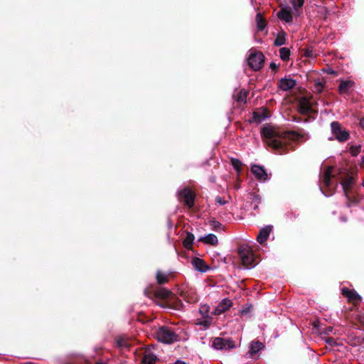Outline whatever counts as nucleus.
I'll list each match as a JSON object with an SVG mask.
<instances>
[{"label":"nucleus","instance_id":"nucleus-22","mask_svg":"<svg viewBox=\"0 0 364 364\" xmlns=\"http://www.w3.org/2000/svg\"><path fill=\"white\" fill-rule=\"evenodd\" d=\"M278 17L285 21L286 22H291L292 21V16L291 12L287 9H282L278 13Z\"/></svg>","mask_w":364,"mask_h":364},{"label":"nucleus","instance_id":"nucleus-32","mask_svg":"<svg viewBox=\"0 0 364 364\" xmlns=\"http://www.w3.org/2000/svg\"><path fill=\"white\" fill-rule=\"evenodd\" d=\"M304 0H291V3L293 7L297 10L299 8H301L304 4Z\"/></svg>","mask_w":364,"mask_h":364},{"label":"nucleus","instance_id":"nucleus-9","mask_svg":"<svg viewBox=\"0 0 364 364\" xmlns=\"http://www.w3.org/2000/svg\"><path fill=\"white\" fill-rule=\"evenodd\" d=\"M251 171L255 178L260 181H266L268 179V175L264 168L258 165H253Z\"/></svg>","mask_w":364,"mask_h":364},{"label":"nucleus","instance_id":"nucleus-15","mask_svg":"<svg viewBox=\"0 0 364 364\" xmlns=\"http://www.w3.org/2000/svg\"><path fill=\"white\" fill-rule=\"evenodd\" d=\"M343 294L351 301L358 302L361 300V297L358 294L354 291L347 289H343Z\"/></svg>","mask_w":364,"mask_h":364},{"label":"nucleus","instance_id":"nucleus-36","mask_svg":"<svg viewBox=\"0 0 364 364\" xmlns=\"http://www.w3.org/2000/svg\"><path fill=\"white\" fill-rule=\"evenodd\" d=\"M232 164H233L234 167H235L236 169H237V170L239 169V168H240V162L239 161H237V160H236V161H232Z\"/></svg>","mask_w":364,"mask_h":364},{"label":"nucleus","instance_id":"nucleus-40","mask_svg":"<svg viewBox=\"0 0 364 364\" xmlns=\"http://www.w3.org/2000/svg\"><path fill=\"white\" fill-rule=\"evenodd\" d=\"M306 55L309 56V57H311L312 56L311 52H309L308 50L306 52Z\"/></svg>","mask_w":364,"mask_h":364},{"label":"nucleus","instance_id":"nucleus-43","mask_svg":"<svg viewBox=\"0 0 364 364\" xmlns=\"http://www.w3.org/2000/svg\"><path fill=\"white\" fill-rule=\"evenodd\" d=\"M363 162H364V157H363Z\"/></svg>","mask_w":364,"mask_h":364},{"label":"nucleus","instance_id":"nucleus-30","mask_svg":"<svg viewBox=\"0 0 364 364\" xmlns=\"http://www.w3.org/2000/svg\"><path fill=\"white\" fill-rule=\"evenodd\" d=\"M247 98V92L245 90H241L239 92V95L237 98L239 102H245Z\"/></svg>","mask_w":364,"mask_h":364},{"label":"nucleus","instance_id":"nucleus-11","mask_svg":"<svg viewBox=\"0 0 364 364\" xmlns=\"http://www.w3.org/2000/svg\"><path fill=\"white\" fill-rule=\"evenodd\" d=\"M272 228L270 225L262 228L259 230V235H257V242L260 244L265 242L268 239V237L270 235V232H272Z\"/></svg>","mask_w":364,"mask_h":364},{"label":"nucleus","instance_id":"nucleus-3","mask_svg":"<svg viewBox=\"0 0 364 364\" xmlns=\"http://www.w3.org/2000/svg\"><path fill=\"white\" fill-rule=\"evenodd\" d=\"M331 133L333 139H336L340 142H344L349 139V133L341 127V125L338 122H333L331 124Z\"/></svg>","mask_w":364,"mask_h":364},{"label":"nucleus","instance_id":"nucleus-10","mask_svg":"<svg viewBox=\"0 0 364 364\" xmlns=\"http://www.w3.org/2000/svg\"><path fill=\"white\" fill-rule=\"evenodd\" d=\"M232 302L230 299H224L216 306L213 313L215 315H220L231 307Z\"/></svg>","mask_w":364,"mask_h":364},{"label":"nucleus","instance_id":"nucleus-19","mask_svg":"<svg viewBox=\"0 0 364 364\" xmlns=\"http://www.w3.org/2000/svg\"><path fill=\"white\" fill-rule=\"evenodd\" d=\"M156 360V356L150 351L146 350L144 353L142 363L144 364H153Z\"/></svg>","mask_w":364,"mask_h":364},{"label":"nucleus","instance_id":"nucleus-21","mask_svg":"<svg viewBox=\"0 0 364 364\" xmlns=\"http://www.w3.org/2000/svg\"><path fill=\"white\" fill-rule=\"evenodd\" d=\"M353 85V82L350 80L341 81L338 87L339 92L341 94L347 93Z\"/></svg>","mask_w":364,"mask_h":364},{"label":"nucleus","instance_id":"nucleus-38","mask_svg":"<svg viewBox=\"0 0 364 364\" xmlns=\"http://www.w3.org/2000/svg\"><path fill=\"white\" fill-rule=\"evenodd\" d=\"M173 364H186L185 362L178 360Z\"/></svg>","mask_w":364,"mask_h":364},{"label":"nucleus","instance_id":"nucleus-33","mask_svg":"<svg viewBox=\"0 0 364 364\" xmlns=\"http://www.w3.org/2000/svg\"><path fill=\"white\" fill-rule=\"evenodd\" d=\"M252 202L255 203V209L258 208V204L260 203V198L259 196L255 195L252 198Z\"/></svg>","mask_w":364,"mask_h":364},{"label":"nucleus","instance_id":"nucleus-27","mask_svg":"<svg viewBox=\"0 0 364 364\" xmlns=\"http://www.w3.org/2000/svg\"><path fill=\"white\" fill-rule=\"evenodd\" d=\"M325 86V82L316 81L314 82V91L317 93H320L323 91Z\"/></svg>","mask_w":364,"mask_h":364},{"label":"nucleus","instance_id":"nucleus-14","mask_svg":"<svg viewBox=\"0 0 364 364\" xmlns=\"http://www.w3.org/2000/svg\"><path fill=\"white\" fill-rule=\"evenodd\" d=\"M311 109V103L306 97H302L299 102V111L301 114H307Z\"/></svg>","mask_w":364,"mask_h":364},{"label":"nucleus","instance_id":"nucleus-29","mask_svg":"<svg viewBox=\"0 0 364 364\" xmlns=\"http://www.w3.org/2000/svg\"><path fill=\"white\" fill-rule=\"evenodd\" d=\"M284 43H285V37H284V33L279 34L274 41V44L277 46H281L284 45Z\"/></svg>","mask_w":364,"mask_h":364},{"label":"nucleus","instance_id":"nucleus-8","mask_svg":"<svg viewBox=\"0 0 364 364\" xmlns=\"http://www.w3.org/2000/svg\"><path fill=\"white\" fill-rule=\"evenodd\" d=\"M178 197L188 208H191L193 205L194 196L190 189L184 188L181 191L178 193Z\"/></svg>","mask_w":364,"mask_h":364},{"label":"nucleus","instance_id":"nucleus-18","mask_svg":"<svg viewBox=\"0 0 364 364\" xmlns=\"http://www.w3.org/2000/svg\"><path fill=\"white\" fill-rule=\"evenodd\" d=\"M353 183V178L351 176H348L342 181L341 185L343 187V190L346 196H348V191H350Z\"/></svg>","mask_w":364,"mask_h":364},{"label":"nucleus","instance_id":"nucleus-28","mask_svg":"<svg viewBox=\"0 0 364 364\" xmlns=\"http://www.w3.org/2000/svg\"><path fill=\"white\" fill-rule=\"evenodd\" d=\"M156 280L158 283L163 284L167 282V276L161 272H158L156 274Z\"/></svg>","mask_w":364,"mask_h":364},{"label":"nucleus","instance_id":"nucleus-16","mask_svg":"<svg viewBox=\"0 0 364 364\" xmlns=\"http://www.w3.org/2000/svg\"><path fill=\"white\" fill-rule=\"evenodd\" d=\"M267 118V115L265 113L264 110H259L253 112L252 119L250 120L251 122H255L259 124L266 119Z\"/></svg>","mask_w":364,"mask_h":364},{"label":"nucleus","instance_id":"nucleus-4","mask_svg":"<svg viewBox=\"0 0 364 364\" xmlns=\"http://www.w3.org/2000/svg\"><path fill=\"white\" fill-rule=\"evenodd\" d=\"M239 255L242 264L246 268H250L255 260L252 250L248 246H242L239 250Z\"/></svg>","mask_w":364,"mask_h":364},{"label":"nucleus","instance_id":"nucleus-42","mask_svg":"<svg viewBox=\"0 0 364 364\" xmlns=\"http://www.w3.org/2000/svg\"><path fill=\"white\" fill-rule=\"evenodd\" d=\"M96 364H105V363L99 362V363H97Z\"/></svg>","mask_w":364,"mask_h":364},{"label":"nucleus","instance_id":"nucleus-5","mask_svg":"<svg viewBox=\"0 0 364 364\" xmlns=\"http://www.w3.org/2000/svg\"><path fill=\"white\" fill-rule=\"evenodd\" d=\"M264 56L260 52L251 53L248 58V64L254 70H259L264 63Z\"/></svg>","mask_w":364,"mask_h":364},{"label":"nucleus","instance_id":"nucleus-37","mask_svg":"<svg viewBox=\"0 0 364 364\" xmlns=\"http://www.w3.org/2000/svg\"><path fill=\"white\" fill-rule=\"evenodd\" d=\"M270 67L272 70H276L277 68V65L274 63H272Z\"/></svg>","mask_w":364,"mask_h":364},{"label":"nucleus","instance_id":"nucleus-12","mask_svg":"<svg viewBox=\"0 0 364 364\" xmlns=\"http://www.w3.org/2000/svg\"><path fill=\"white\" fill-rule=\"evenodd\" d=\"M193 267L200 272H205L209 269L204 261L200 258L195 257L191 261Z\"/></svg>","mask_w":364,"mask_h":364},{"label":"nucleus","instance_id":"nucleus-25","mask_svg":"<svg viewBox=\"0 0 364 364\" xmlns=\"http://www.w3.org/2000/svg\"><path fill=\"white\" fill-rule=\"evenodd\" d=\"M256 21L258 29L263 30L266 26V23L261 14L259 13L256 15Z\"/></svg>","mask_w":364,"mask_h":364},{"label":"nucleus","instance_id":"nucleus-17","mask_svg":"<svg viewBox=\"0 0 364 364\" xmlns=\"http://www.w3.org/2000/svg\"><path fill=\"white\" fill-rule=\"evenodd\" d=\"M199 240L205 244L212 245H216L218 242V237L214 234H208L204 237H200Z\"/></svg>","mask_w":364,"mask_h":364},{"label":"nucleus","instance_id":"nucleus-13","mask_svg":"<svg viewBox=\"0 0 364 364\" xmlns=\"http://www.w3.org/2000/svg\"><path fill=\"white\" fill-rule=\"evenodd\" d=\"M296 85V81L291 78H284L279 82V87L284 91H287Z\"/></svg>","mask_w":364,"mask_h":364},{"label":"nucleus","instance_id":"nucleus-1","mask_svg":"<svg viewBox=\"0 0 364 364\" xmlns=\"http://www.w3.org/2000/svg\"><path fill=\"white\" fill-rule=\"evenodd\" d=\"M261 134L264 142L274 149L277 150L279 154L287 152L288 142L290 141H306L308 137L296 132L289 131L280 132L274 127L265 124L261 130Z\"/></svg>","mask_w":364,"mask_h":364},{"label":"nucleus","instance_id":"nucleus-31","mask_svg":"<svg viewBox=\"0 0 364 364\" xmlns=\"http://www.w3.org/2000/svg\"><path fill=\"white\" fill-rule=\"evenodd\" d=\"M360 149L361 146L360 145L351 146V147L350 148V153L351 154L352 156H355L360 153Z\"/></svg>","mask_w":364,"mask_h":364},{"label":"nucleus","instance_id":"nucleus-26","mask_svg":"<svg viewBox=\"0 0 364 364\" xmlns=\"http://www.w3.org/2000/svg\"><path fill=\"white\" fill-rule=\"evenodd\" d=\"M279 54H280L281 58L283 60H287L289 59V55H290V51L287 48H282L279 50Z\"/></svg>","mask_w":364,"mask_h":364},{"label":"nucleus","instance_id":"nucleus-20","mask_svg":"<svg viewBox=\"0 0 364 364\" xmlns=\"http://www.w3.org/2000/svg\"><path fill=\"white\" fill-rule=\"evenodd\" d=\"M264 347L263 344L259 341H253L250 343L249 353L251 355L256 354Z\"/></svg>","mask_w":364,"mask_h":364},{"label":"nucleus","instance_id":"nucleus-35","mask_svg":"<svg viewBox=\"0 0 364 364\" xmlns=\"http://www.w3.org/2000/svg\"><path fill=\"white\" fill-rule=\"evenodd\" d=\"M215 200L218 203H219L220 205H225L226 203V201L225 200H223L222 198L220 197H217L215 198Z\"/></svg>","mask_w":364,"mask_h":364},{"label":"nucleus","instance_id":"nucleus-6","mask_svg":"<svg viewBox=\"0 0 364 364\" xmlns=\"http://www.w3.org/2000/svg\"><path fill=\"white\" fill-rule=\"evenodd\" d=\"M213 347L217 350L231 349L235 347V343L230 339L215 338L213 342Z\"/></svg>","mask_w":364,"mask_h":364},{"label":"nucleus","instance_id":"nucleus-24","mask_svg":"<svg viewBox=\"0 0 364 364\" xmlns=\"http://www.w3.org/2000/svg\"><path fill=\"white\" fill-rule=\"evenodd\" d=\"M195 237L191 232H187L186 236L183 240V245L187 249H191L192 244L194 241Z\"/></svg>","mask_w":364,"mask_h":364},{"label":"nucleus","instance_id":"nucleus-34","mask_svg":"<svg viewBox=\"0 0 364 364\" xmlns=\"http://www.w3.org/2000/svg\"><path fill=\"white\" fill-rule=\"evenodd\" d=\"M160 294L164 298L169 297L171 292L168 290L163 289L160 291Z\"/></svg>","mask_w":364,"mask_h":364},{"label":"nucleus","instance_id":"nucleus-2","mask_svg":"<svg viewBox=\"0 0 364 364\" xmlns=\"http://www.w3.org/2000/svg\"><path fill=\"white\" fill-rule=\"evenodd\" d=\"M159 341L164 343H172L178 340V336L170 328L161 326L155 333Z\"/></svg>","mask_w":364,"mask_h":364},{"label":"nucleus","instance_id":"nucleus-39","mask_svg":"<svg viewBox=\"0 0 364 364\" xmlns=\"http://www.w3.org/2000/svg\"><path fill=\"white\" fill-rule=\"evenodd\" d=\"M360 124L364 128V119H360Z\"/></svg>","mask_w":364,"mask_h":364},{"label":"nucleus","instance_id":"nucleus-41","mask_svg":"<svg viewBox=\"0 0 364 364\" xmlns=\"http://www.w3.org/2000/svg\"><path fill=\"white\" fill-rule=\"evenodd\" d=\"M332 331V328H331V327H329V328H327V331H328H328Z\"/></svg>","mask_w":364,"mask_h":364},{"label":"nucleus","instance_id":"nucleus-23","mask_svg":"<svg viewBox=\"0 0 364 364\" xmlns=\"http://www.w3.org/2000/svg\"><path fill=\"white\" fill-rule=\"evenodd\" d=\"M332 177V168L328 167L324 172L323 174V183L326 186H329L331 185V180Z\"/></svg>","mask_w":364,"mask_h":364},{"label":"nucleus","instance_id":"nucleus-7","mask_svg":"<svg viewBox=\"0 0 364 364\" xmlns=\"http://www.w3.org/2000/svg\"><path fill=\"white\" fill-rule=\"evenodd\" d=\"M209 308L208 306H202L200 309V313L202 315V321H198L196 324L203 326L204 328H208L212 323V318L208 315Z\"/></svg>","mask_w":364,"mask_h":364}]
</instances>
